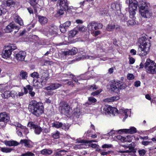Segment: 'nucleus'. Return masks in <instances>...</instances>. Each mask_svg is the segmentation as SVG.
Segmentation results:
<instances>
[{
    "label": "nucleus",
    "mask_w": 156,
    "mask_h": 156,
    "mask_svg": "<svg viewBox=\"0 0 156 156\" xmlns=\"http://www.w3.org/2000/svg\"><path fill=\"white\" fill-rule=\"evenodd\" d=\"M52 126L56 128H59L62 127L63 129L66 130V125L63 124L62 122L58 121H56L52 123Z\"/></svg>",
    "instance_id": "nucleus-16"
},
{
    "label": "nucleus",
    "mask_w": 156,
    "mask_h": 156,
    "mask_svg": "<svg viewBox=\"0 0 156 156\" xmlns=\"http://www.w3.org/2000/svg\"><path fill=\"white\" fill-rule=\"evenodd\" d=\"M121 19L122 21H126L127 20V17L125 16L123 14H122L120 15Z\"/></svg>",
    "instance_id": "nucleus-54"
},
{
    "label": "nucleus",
    "mask_w": 156,
    "mask_h": 156,
    "mask_svg": "<svg viewBox=\"0 0 156 156\" xmlns=\"http://www.w3.org/2000/svg\"><path fill=\"white\" fill-rule=\"evenodd\" d=\"M26 156H34L35 154L32 152L28 151L26 152Z\"/></svg>",
    "instance_id": "nucleus-62"
},
{
    "label": "nucleus",
    "mask_w": 156,
    "mask_h": 156,
    "mask_svg": "<svg viewBox=\"0 0 156 156\" xmlns=\"http://www.w3.org/2000/svg\"><path fill=\"white\" fill-rule=\"evenodd\" d=\"M88 100L90 103V104H91L92 103H94L97 101V100L93 97H90L88 98Z\"/></svg>",
    "instance_id": "nucleus-43"
},
{
    "label": "nucleus",
    "mask_w": 156,
    "mask_h": 156,
    "mask_svg": "<svg viewBox=\"0 0 156 156\" xmlns=\"http://www.w3.org/2000/svg\"><path fill=\"white\" fill-rule=\"evenodd\" d=\"M117 81L114 80L113 82H112V83L110 85V89L112 91L115 92L117 93L118 91L119 90V88L118 84H117Z\"/></svg>",
    "instance_id": "nucleus-20"
},
{
    "label": "nucleus",
    "mask_w": 156,
    "mask_h": 156,
    "mask_svg": "<svg viewBox=\"0 0 156 156\" xmlns=\"http://www.w3.org/2000/svg\"><path fill=\"white\" fill-rule=\"evenodd\" d=\"M27 72L21 71L20 73V75L22 78H25V77H27Z\"/></svg>",
    "instance_id": "nucleus-49"
},
{
    "label": "nucleus",
    "mask_w": 156,
    "mask_h": 156,
    "mask_svg": "<svg viewBox=\"0 0 156 156\" xmlns=\"http://www.w3.org/2000/svg\"><path fill=\"white\" fill-rule=\"evenodd\" d=\"M61 111L62 113L65 115H67L69 114V105L64 102L61 108Z\"/></svg>",
    "instance_id": "nucleus-14"
},
{
    "label": "nucleus",
    "mask_w": 156,
    "mask_h": 156,
    "mask_svg": "<svg viewBox=\"0 0 156 156\" xmlns=\"http://www.w3.org/2000/svg\"><path fill=\"white\" fill-rule=\"evenodd\" d=\"M10 115L6 112L0 113V126L2 128H5L7 122L10 120Z\"/></svg>",
    "instance_id": "nucleus-4"
},
{
    "label": "nucleus",
    "mask_w": 156,
    "mask_h": 156,
    "mask_svg": "<svg viewBox=\"0 0 156 156\" xmlns=\"http://www.w3.org/2000/svg\"><path fill=\"white\" fill-rule=\"evenodd\" d=\"M126 130V129H120L118 130V131H116V132H117L119 134H122L123 133H127Z\"/></svg>",
    "instance_id": "nucleus-50"
},
{
    "label": "nucleus",
    "mask_w": 156,
    "mask_h": 156,
    "mask_svg": "<svg viewBox=\"0 0 156 156\" xmlns=\"http://www.w3.org/2000/svg\"><path fill=\"white\" fill-rule=\"evenodd\" d=\"M135 24H136V23L135 20L133 19L128 20L127 22V24L128 26H133Z\"/></svg>",
    "instance_id": "nucleus-38"
},
{
    "label": "nucleus",
    "mask_w": 156,
    "mask_h": 156,
    "mask_svg": "<svg viewBox=\"0 0 156 156\" xmlns=\"http://www.w3.org/2000/svg\"><path fill=\"white\" fill-rule=\"evenodd\" d=\"M112 147V144H105L103 145L102 146V148H108L109 147Z\"/></svg>",
    "instance_id": "nucleus-55"
},
{
    "label": "nucleus",
    "mask_w": 156,
    "mask_h": 156,
    "mask_svg": "<svg viewBox=\"0 0 156 156\" xmlns=\"http://www.w3.org/2000/svg\"><path fill=\"white\" fill-rule=\"evenodd\" d=\"M15 3L12 0H9L5 2L4 5L5 6H12L15 4Z\"/></svg>",
    "instance_id": "nucleus-34"
},
{
    "label": "nucleus",
    "mask_w": 156,
    "mask_h": 156,
    "mask_svg": "<svg viewBox=\"0 0 156 156\" xmlns=\"http://www.w3.org/2000/svg\"><path fill=\"white\" fill-rule=\"evenodd\" d=\"M98 89V87L96 86L95 85H91L90 87H89L88 89L90 90L94 91L95 90H96Z\"/></svg>",
    "instance_id": "nucleus-45"
},
{
    "label": "nucleus",
    "mask_w": 156,
    "mask_h": 156,
    "mask_svg": "<svg viewBox=\"0 0 156 156\" xmlns=\"http://www.w3.org/2000/svg\"><path fill=\"white\" fill-rule=\"evenodd\" d=\"M51 30H53L47 27L46 28L42 30V32L43 34L48 37L50 35V31H51Z\"/></svg>",
    "instance_id": "nucleus-29"
},
{
    "label": "nucleus",
    "mask_w": 156,
    "mask_h": 156,
    "mask_svg": "<svg viewBox=\"0 0 156 156\" xmlns=\"http://www.w3.org/2000/svg\"><path fill=\"white\" fill-rule=\"evenodd\" d=\"M147 72L154 74L156 73V63L150 59H147L144 66Z\"/></svg>",
    "instance_id": "nucleus-2"
},
{
    "label": "nucleus",
    "mask_w": 156,
    "mask_h": 156,
    "mask_svg": "<svg viewBox=\"0 0 156 156\" xmlns=\"http://www.w3.org/2000/svg\"><path fill=\"white\" fill-rule=\"evenodd\" d=\"M149 46L145 42L141 44L138 48V53L141 56H144L147 54L149 51Z\"/></svg>",
    "instance_id": "nucleus-5"
},
{
    "label": "nucleus",
    "mask_w": 156,
    "mask_h": 156,
    "mask_svg": "<svg viewBox=\"0 0 156 156\" xmlns=\"http://www.w3.org/2000/svg\"><path fill=\"white\" fill-rule=\"evenodd\" d=\"M10 97H12L13 99H15L18 95L17 92L14 90L10 91Z\"/></svg>",
    "instance_id": "nucleus-36"
},
{
    "label": "nucleus",
    "mask_w": 156,
    "mask_h": 156,
    "mask_svg": "<svg viewBox=\"0 0 156 156\" xmlns=\"http://www.w3.org/2000/svg\"><path fill=\"white\" fill-rule=\"evenodd\" d=\"M28 125H29V127H31L32 128L34 129V132L35 134L39 135L42 131V128L37 125L34 124L33 122H32L30 124L28 123Z\"/></svg>",
    "instance_id": "nucleus-9"
},
{
    "label": "nucleus",
    "mask_w": 156,
    "mask_h": 156,
    "mask_svg": "<svg viewBox=\"0 0 156 156\" xmlns=\"http://www.w3.org/2000/svg\"><path fill=\"white\" fill-rule=\"evenodd\" d=\"M138 7L142 17L145 18L150 17L151 13L148 10V7L144 2H142V4L138 5Z\"/></svg>",
    "instance_id": "nucleus-3"
},
{
    "label": "nucleus",
    "mask_w": 156,
    "mask_h": 156,
    "mask_svg": "<svg viewBox=\"0 0 156 156\" xmlns=\"http://www.w3.org/2000/svg\"><path fill=\"white\" fill-rule=\"evenodd\" d=\"M38 20L40 23L42 25H45L48 22V19L46 17L41 16H38Z\"/></svg>",
    "instance_id": "nucleus-23"
},
{
    "label": "nucleus",
    "mask_w": 156,
    "mask_h": 156,
    "mask_svg": "<svg viewBox=\"0 0 156 156\" xmlns=\"http://www.w3.org/2000/svg\"><path fill=\"white\" fill-rule=\"evenodd\" d=\"M13 18L14 21L20 26L23 25V21L18 15L16 14H14L13 16Z\"/></svg>",
    "instance_id": "nucleus-22"
},
{
    "label": "nucleus",
    "mask_w": 156,
    "mask_h": 156,
    "mask_svg": "<svg viewBox=\"0 0 156 156\" xmlns=\"http://www.w3.org/2000/svg\"><path fill=\"white\" fill-rule=\"evenodd\" d=\"M102 25L100 23H90L87 26L88 30L90 31L92 34L94 31L98 29L102 28Z\"/></svg>",
    "instance_id": "nucleus-6"
},
{
    "label": "nucleus",
    "mask_w": 156,
    "mask_h": 156,
    "mask_svg": "<svg viewBox=\"0 0 156 156\" xmlns=\"http://www.w3.org/2000/svg\"><path fill=\"white\" fill-rule=\"evenodd\" d=\"M117 84L118 85V86L117 87L119 89H125L127 87L125 83L120 81H117Z\"/></svg>",
    "instance_id": "nucleus-30"
},
{
    "label": "nucleus",
    "mask_w": 156,
    "mask_h": 156,
    "mask_svg": "<svg viewBox=\"0 0 156 156\" xmlns=\"http://www.w3.org/2000/svg\"><path fill=\"white\" fill-rule=\"evenodd\" d=\"M127 133L133 134L137 132L136 129V128L132 126L130 127L129 129H126Z\"/></svg>",
    "instance_id": "nucleus-26"
},
{
    "label": "nucleus",
    "mask_w": 156,
    "mask_h": 156,
    "mask_svg": "<svg viewBox=\"0 0 156 156\" xmlns=\"http://www.w3.org/2000/svg\"><path fill=\"white\" fill-rule=\"evenodd\" d=\"M58 3L61 9L66 10H68V3L67 0H59L58 1Z\"/></svg>",
    "instance_id": "nucleus-8"
},
{
    "label": "nucleus",
    "mask_w": 156,
    "mask_h": 156,
    "mask_svg": "<svg viewBox=\"0 0 156 156\" xmlns=\"http://www.w3.org/2000/svg\"><path fill=\"white\" fill-rule=\"evenodd\" d=\"M10 91L6 90L2 94V96L3 98L8 99L10 97Z\"/></svg>",
    "instance_id": "nucleus-32"
},
{
    "label": "nucleus",
    "mask_w": 156,
    "mask_h": 156,
    "mask_svg": "<svg viewBox=\"0 0 156 156\" xmlns=\"http://www.w3.org/2000/svg\"><path fill=\"white\" fill-rule=\"evenodd\" d=\"M59 28L60 30L62 33H65L66 32L67 28L64 26H62V24L60 25Z\"/></svg>",
    "instance_id": "nucleus-42"
},
{
    "label": "nucleus",
    "mask_w": 156,
    "mask_h": 156,
    "mask_svg": "<svg viewBox=\"0 0 156 156\" xmlns=\"http://www.w3.org/2000/svg\"><path fill=\"white\" fill-rule=\"evenodd\" d=\"M130 135L127 136L126 137L122 136L121 135H118L116 136V138L118 140H119L122 142H130L132 141L133 138Z\"/></svg>",
    "instance_id": "nucleus-10"
},
{
    "label": "nucleus",
    "mask_w": 156,
    "mask_h": 156,
    "mask_svg": "<svg viewBox=\"0 0 156 156\" xmlns=\"http://www.w3.org/2000/svg\"><path fill=\"white\" fill-rule=\"evenodd\" d=\"M138 151L139 153V154L140 156H143L146 153V151L144 149H139Z\"/></svg>",
    "instance_id": "nucleus-39"
},
{
    "label": "nucleus",
    "mask_w": 156,
    "mask_h": 156,
    "mask_svg": "<svg viewBox=\"0 0 156 156\" xmlns=\"http://www.w3.org/2000/svg\"><path fill=\"white\" fill-rule=\"evenodd\" d=\"M129 64H133L135 61V60L134 58L132 57H129Z\"/></svg>",
    "instance_id": "nucleus-61"
},
{
    "label": "nucleus",
    "mask_w": 156,
    "mask_h": 156,
    "mask_svg": "<svg viewBox=\"0 0 156 156\" xmlns=\"http://www.w3.org/2000/svg\"><path fill=\"white\" fill-rule=\"evenodd\" d=\"M115 28L118 30L120 29V27L118 25L115 26L114 24H109L106 27L107 30L109 31H112Z\"/></svg>",
    "instance_id": "nucleus-21"
},
{
    "label": "nucleus",
    "mask_w": 156,
    "mask_h": 156,
    "mask_svg": "<svg viewBox=\"0 0 156 156\" xmlns=\"http://www.w3.org/2000/svg\"><path fill=\"white\" fill-rule=\"evenodd\" d=\"M7 48H8L9 49V50L11 51V52L14 50L16 49L17 48L15 44H11L10 46H7Z\"/></svg>",
    "instance_id": "nucleus-40"
},
{
    "label": "nucleus",
    "mask_w": 156,
    "mask_h": 156,
    "mask_svg": "<svg viewBox=\"0 0 156 156\" xmlns=\"http://www.w3.org/2000/svg\"><path fill=\"white\" fill-rule=\"evenodd\" d=\"M30 75L31 77L33 78H37L39 76L38 73L37 72H34L33 73L30 74Z\"/></svg>",
    "instance_id": "nucleus-53"
},
{
    "label": "nucleus",
    "mask_w": 156,
    "mask_h": 156,
    "mask_svg": "<svg viewBox=\"0 0 156 156\" xmlns=\"http://www.w3.org/2000/svg\"><path fill=\"white\" fill-rule=\"evenodd\" d=\"M22 129L23 130V133L25 135H26L29 133V131L28 129L25 126H24V128H23Z\"/></svg>",
    "instance_id": "nucleus-57"
},
{
    "label": "nucleus",
    "mask_w": 156,
    "mask_h": 156,
    "mask_svg": "<svg viewBox=\"0 0 156 156\" xmlns=\"http://www.w3.org/2000/svg\"><path fill=\"white\" fill-rule=\"evenodd\" d=\"M66 11V10H63L60 8L59 10L57 12V13L60 15H62L64 14V11Z\"/></svg>",
    "instance_id": "nucleus-59"
},
{
    "label": "nucleus",
    "mask_w": 156,
    "mask_h": 156,
    "mask_svg": "<svg viewBox=\"0 0 156 156\" xmlns=\"http://www.w3.org/2000/svg\"><path fill=\"white\" fill-rule=\"evenodd\" d=\"M20 143L22 145L23 144L25 147L28 148H32L33 147V143L29 139L21 140Z\"/></svg>",
    "instance_id": "nucleus-11"
},
{
    "label": "nucleus",
    "mask_w": 156,
    "mask_h": 156,
    "mask_svg": "<svg viewBox=\"0 0 156 156\" xmlns=\"http://www.w3.org/2000/svg\"><path fill=\"white\" fill-rule=\"evenodd\" d=\"M129 9H136L138 6L137 2L136 0H129Z\"/></svg>",
    "instance_id": "nucleus-19"
},
{
    "label": "nucleus",
    "mask_w": 156,
    "mask_h": 156,
    "mask_svg": "<svg viewBox=\"0 0 156 156\" xmlns=\"http://www.w3.org/2000/svg\"><path fill=\"white\" fill-rule=\"evenodd\" d=\"M78 29L79 31L81 32H85L87 30L86 27L84 26L79 27L78 28Z\"/></svg>",
    "instance_id": "nucleus-52"
},
{
    "label": "nucleus",
    "mask_w": 156,
    "mask_h": 156,
    "mask_svg": "<svg viewBox=\"0 0 156 156\" xmlns=\"http://www.w3.org/2000/svg\"><path fill=\"white\" fill-rule=\"evenodd\" d=\"M74 112L73 114V119L75 121H76L81 116V113L79 109L78 108L74 109Z\"/></svg>",
    "instance_id": "nucleus-17"
},
{
    "label": "nucleus",
    "mask_w": 156,
    "mask_h": 156,
    "mask_svg": "<svg viewBox=\"0 0 156 156\" xmlns=\"http://www.w3.org/2000/svg\"><path fill=\"white\" fill-rule=\"evenodd\" d=\"M11 146H16L19 145L20 143L18 142L17 141H15L14 140H11Z\"/></svg>",
    "instance_id": "nucleus-46"
},
{
    "label": "nucleus",
    "mask_w": 156,
    "mask_h": 156,
    "mask_svg": "<svg viewBox=\"0 0 156 156\" xmlns=\"http://www.w3.org/2000/svg\"><path fill=\"white\" fill-rule=\"evenodd\" d=\"M4 144L7 146H11V140H5L4 141Z\"/></svg>",
    "instance_id": "nucleus-56"
},
{
    "label": "nucleus",
    "mask_w": 156,
    "mask_h": 156,
    "mask_svg": "<svg viewBox=\"0 0 156 156\" xmlns=\"http://www.w3.org/2000/svg\"><path fill=\"white\" fill-rule=\"evenodd\" d=\"M77 32L78 31L75 29L70 31L69 34V39L71 40L77 34Z\"/></svg>",
    "instance_id": "nucleus-27"
},
{
    "label": "nucleus",
    "mask_w": 156,
    "mask_h": 156,
    "mask_svg": "<svg viewBox=\"0 0 156 156\" xmlns=\"http://www.w3.org/2000/svg\"><path fill=\"white\" fill-rule=\"evenodd\" d=\"M59 132L57 131L55 133H52V137L55 139H57L59 138Z\"/></svg>",
    "instance_id": "nucleus-37"
},
{
    "label": "nucleus",
    "mask_w": 156,
    "mask_h": 156,
    "mask_svg": "<svg viewBox=\"0 0 156 156\" xmlns=\"http://www.w3.org/2000/svg\"><path fill=\"white\" fill-rule=\"evenodd\" d=\"M77 52V49L75 48H73L71 50L64 52V54L65 55H73L76 54Z\"/></svg>",
    "instance_id": "nucleus-24"
},
{
    "label": "nucleus",
    "mask_w": 156,
    "mask_h": 156,
    "mask_svg": "<svg viewBox=\"0 0 156 156\" xmlns=\"http://www.w3.org/2000/svg\"><path fill=\"white\" fill-rule=\"evenodd\" d=\"M8 48L6 47L3 51L2 56L3 58H6L11 55L12 52Z\"/></svg>",
    "instance_id": "nucleus-18"
},
{
    "label": "nucleus",
    "mask_w": 156,
    "mask_h": 156,
    "mask_svg": "<svg viewBox=\"0 0 156 156\" xmlns=\"http://www.w3.org/2000/svg\"><path fill=\"white\" fill-rule=\"evenodd\" d=\"M136 10V9H134L133 8L131 9H129V16L131 18L133 19L134 18V16L136 13L135 11Z\"/></svg>",
    "instance_id": "nucleus-33"
},
{
    "label": "nucleus",
    "mask_w": 156,
    "mask_h": 156,
    "mask_svg": "<svg viewBox=\"0 0 156 156\" xmlns=\"http://www.w3.org/2000/svg\"><path fill=\"white\" fill-rule=\"evenodd\" d=\"M140 82L139 81H136L134 82V85L135 87H136L140 86Z\"/></svg>",
    "instance_id": "nucleus-63"
},
{
    "label": "nucleus",
    "mask_w": 156,
    "mask_h": 156,
    "mask_svg": "<svg viewBox=\"0 0 156 156\" xmlns=\"http://www.w3.org/2000/svg\"><path fill=\"white\" fill-rule=\"evenodd\" d=\"M71 23V21H67L62 24V26H64L65 27H66L67 29L68 27L70 26Z\"/></svg>",
    "instance_id": "nucleus-48"
},
{
    "label": "nucleus",
    "mask_w": 156,
    "mask_h": 156,
    "mask_svg": "<svg viewBox=\"0 0 156 156\" xmlns=\"http://www.w3.org/2000/svg\"><path fill=\"white\" fill-rule=\"evenodd\" d=\"M47 149H45L42 150L41 151V154L43 155H45L46 154H47Z\"/></svg>",
    "instance_id": "nucleus-64"
},
{
    "label": "nucleus",
    "mask_w": 156,
    "mask_h": 156,
    "mask_svg": "<svg viewBox=\"0 0 156 156\" xmlns=\"http://www.w3.org/2000/svg\"><path fill=\"white\" fill-rule=\"evenodd\" d=\"M39 0H30L29 2L31 5L34 6L38 4Z\"/></svg>",
    "instance_id": "nucleus-44"
},
{
    "label": "nucleus",
    "mask_w": 156,
    "mask_h": 156,
    "mask_svg": "<svg viewBox=\"0 0 156 156\" xmlns=\"http://www.w3.org/2000/svg\"><path fill=\"white\" fill-rule=\"evenodd\" d=\"M62 85L58 83H53L50 86L45 87L44 89L47 90H52L56 89L61 87Z\"/></svg>",
    "instance_id": "nucleus-15"
},
{
    "label": "nucleus",
    "mask_w": 156,
    "mask_h": 156,
    "mask_svg": "<svg viewBox=\"0 0 156 156\" xmlns=\"http://www.w3.org/2000/svg\"><path fill=\"white\" fill-rule=\"evenodd\" d=\"M20 28V27L15 24L11 23L6 27L5 30L7 33H10L12 31L14 30V32L16 33L18 31Z\"/></svg>",
    "instance_id": "nucleus-7"
},
{
    "label": "nucleus",
    "mask_w": 156,
    "mask_h": 156,
    "mask_svg": "<svg viewBox=\"0 0 156 156\" xmlns=\"http://www.w3.org/2000/svg\"><path fill=\"white\" fill-rule=\"evenodd\" d=\"M37 79H33V81L34 82L35 81V83H34L35 84V86H39L40 85H41L42 86H44L46 85L47 82V79H40V80H37Z\"/></svg>",
    "instance_id": "nucleus-12"
},
{
    "label": "nucleus",
    "mask_w": 156,
    "mask_h": 156,
    "mask_svg": "<svg viewBox=\"0 0 156 156\" xmlns=\"http://www.w3.org/2000/svg\"><path fill=\"white\" fill-rule=\"evenodd\" d=\"M102 91V89H99V90L95 91L94 92H92L91 94V95L93 96H95L98 95L101 93Z\"/></svg>",
    "instance_id": "nucleus-41"
},
{
    "label": "nucleus",
    "mask_w": 156,
    "mask_h": 156,
    "mask_svg": "<svg viewBox=\"0 0 156 156\" xmlns=\"http://www.w3.org/2000/svg\"><path fill=\"white\" fill-rule=\"evenodd\" d=\"M26 55L25 51H21L16 54L15 57L17 60L21 61L24 60Z\"/></svg>",
    "instance_id": "nucleus-13"
},
{
    "label": "nucleus",
    "mask_w": 156,
    "mask_h": 156,
    "mask_svg": "<svg viewBox=\"0 0 156 156\" xmlns=\"http://www.w3.org/2000/svg\"><path fill=\"white\" fill-rule=\"evenodd\" d=\"M107 111L112 114L115 113L119 114V111L115 108H112V107H109L107 108Z\"/></svg>",
    "instance_id": "nucleus-25"
},
{
    "label": "nucleus",
    "mask_w": 156,
    "mask_h": 156,
    "mask_svg": "<svg viewBox=\"0 0 156 156\" xmlns=\"http://www.w3.org/2000/svg\"><path fill=\"white\" fill-rule=\"evenodd\" d=\"M145 98L147 100H150L151 102H153L154 101H155L154 100L151 99L150 95L148 94H147L145 95Z\"/></svg>",
    "instance_id": "nucleus-58"
},
{
    "label": "nucleus",
    "mask_w": 156,
    "mask_h": 156,
    "mask_svg": "<svg viewBox=\"0 0 156 156\" xmlns=\"http://www.w3.org/2000/svg\"><path fill=\"white\" fill-rule=\"evenodd\" d=\"M128 109H126L125 110L121 109H120L119 110V113L122 114H124L125 115H127V112H128Z\"/></svg>",
    "instance_id": "nucleus-51"
},
{
    "label": "nucleus",
    "mask_w": 156,
    "mask_h": 156,
    "mask_svg": "<svg viewBox=\"0 0 156 156\" xmlns=\"http://www.w3.org/2000/svg\"><path fill=\"white\" fill-rule=\"evenodd\" d=\"M26 87L29 90V93L31 97H33L34 96L35 93L34 91H33V88L30 85H27L26 86Z\"/></svg>",
    "instance_id": "nucleus-31"
},
{
    "label": "nucleus",
    "mask_w": 156,
    "mask_h": 156,
    "mask_svg": "<svg viewBox=\"0 0 156 156\" xmlns=\"http://www.w3.org/2000/svg\"><path fill=\"white\" fill-rule=\"evenodd\" d=\"M0 150L3 153H8L14 150L13 148L7 147H1Z\"/></svg>",
    "instance_id": "nucleus-28"
},
{
    "label": "nucleus",
    "mask_w": 156,
    "mask_h": 156,
    "mask_svg": "<svg viewBox=\"0 0 156 156\" xmlns=\"http://www.w3.org/2000/svg\"><path fill=\"white\" fill-rule=\"evenodd\" d=\"M152 143V141H148L143 140L141 142L142 144L144 146H147L149 145L150 144Z\"/></svg>",
    "instance_id": "nucleus-47"
},
{
    "label": "nucleus",
    "mask_w": 156,
    "mask_h": 156,
    "mask_svg": "<svg viewBox=\"0 0 156 156\" xmlns=\"http://www.w3.org/2000/svg\"><path fill=\"white\" fill-rule=\"evenodd\" d=\"M119 99V96H113L107 99V101L108 102L118 100Z\"/></svg>",
    "instance_id": "nucleus-35"
},
{
    "label": "nucleus",
    "mask_w": 156,
    "mask_h": 156,
    "mask_svg": "<svg viewBox=\"0 0 156 156\" xmlns=\"http://www.w3.org/2000/svg\"><path fill=\"white\" fill-rule=\"evenodd\" d=\"M28 109L31 114L37 117H39L44 113V107L42 103L35 100L29 102Z\"/></svg>",
    "instance_id": "nucleus-1"
},
{
    "label": "nucleus",
    "mask_w": 156,
    "mask_h": 156,
    "mask_svg": "<svg viewBox=\"0 0 156 156\" xmlns=\"http://www.w3.org/2000/svg\"><path fill=\"white\" fill-rule=\"evenodd\" d=\"M106 13L107 11L105 9H103V8L100 9V13L101 15H103Z\"/></svg>",
    "instance_id": "nucleus-60"
}]
</instances>
